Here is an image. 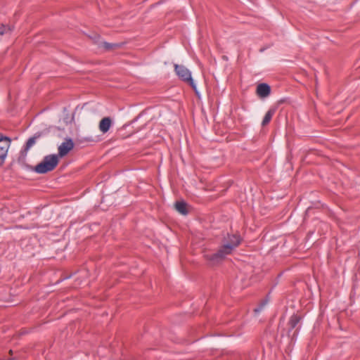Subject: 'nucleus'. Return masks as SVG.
<instances>
[{
  "instance_id": "obj_12",
  "label": "nucleus",
  "mask_w": 360,
  "mask_h": 360,
  "mask_svg": "<svg viewBox=\"0 0 360 360\" xmlns=\"http://www.w3.org/2000/svg\"><path fill=\"white\" fill-rule=\"evenodd\" d=\"M187 205L185 202H179V201H177L176 203H175V208L176 210L181 214H186L188 213V210H187Z\"/></svg>"
},
{
  "instance_id": "obj_13",
  "label": "nucleus",
  "mask_w": 360,
  "mask_h": 360,
  "mask_svg": "<svg viewBox=\"0 0 360 360\" xmlns=\"http://www.w3.org/2000/svg\"><path fill=\"white\" fill-rule=\"evenodd\" d=\"M268 302H269L268 299H264V300H262L261 302L259 303V306L254 309L255 313V314L259 313L263 309V308L266 305Z\"/></svg>"
},
{
  "instance_id": "obj_5",
  "label": "nucleus",
  "mask_w": 360,
  "mask_h": 360,
  "mask_svg": "<svg viewBox=\"0 0 360 360\" xmlns=\"http://www.w3.org/2000/svg\"><path fill=\"white\" fill-rule=\"evenodd\" d=\"M45 134L44 131H37L32 137L28 139L24 148L20 151L19 161L25 160L28 150L36 143L37 141Z\"/></svg>"
},
{
  "instance_id": "obj_14",
  "label": "nucleus",
  "mask_w": 360,
  "mask_h": 360,
  "mask_svg": "<svg viewBox=\"0 0 360 360\" xmlns=\"http://www.w3.org/2000/svg\"><path fill=\"white\" fill-rule=\"evenodd\" d=\"M7 30H10V28L4 25H0V35H3L4 34H5L7 32Z\"/></svg>"
},
{
  "instance_id": "obj_1",
  "label": "nucleus",
  "mask_w": 360,
  "mask_h": 360,
  "mask_svg": "<svg viewBox=\"0 0 360 360\" xmlns=\"http://www.w3.org/2000/svg\"><path fill=\"white\" fill-rule=\"evenodd\" d=\"M241 238L237 234H228L223 239V244L219 250L213 254H207L205 255L209 265L215 266L220 264L227 255H231L232 252L240 245Z\"/></svg>"
},
{
  "instance_id": "obj_8",
  "label": "nucleus",
  "mask_w": 360,
  "mask_h": 360,
  "mask_svg": "<svg viewBox=\"0 0 360 360\" xmlns=\"http://www.w3.org/2000/svg\"><path fill=\"white\" fill-rule=\"evenodd\" d=\"M112 125V120L110 117H103L99 122V130L105 134L108 132Z\"/></svg>"
},
{
  "instance_id": "obj_3",
  "label": "nucleus",
  "mask_w": 360,
  "mask_h": 360,
  "mask_svg": "<svg viewBox=\"0 0 360 360\" xmlns=\"http://www.w3.org/2000/svg\"><path fill=\"white\" fill-rule=\"evenodd\" d=\"M174 71L178 77L184 82L188 83L195 91V94H198L196 85L195 84L193 79L191 77V73L188 69L181 65H174Z\"/></svg>"
},
{
  "instance_id": "obj_9",
  "label": "nucleus",
  "mask_w": 360,
  "mask_h": 360,
  "mask_svg": "<svg viewBox=\"0 0 360 360\" xmlns=\"http://www.w3.org/2000/svg\"><path fill=\"white\" fill-rule=\"evenodd\" d=\"M123 43H109L106 41L101 42L98 47L103 48L105 51H110L121 48Z\"/></svg>"
},
{
  "instance_id": "obj_11",
  "label": "nucleus",
  "mask_w": 360,
  "mask_h": 360,
  "mask_svg": "<svg viewBox=\"0 0 360 360\" xmlns=\"http://www.w3.org/2000/svg\"><path fill=\"white\" fill-rule=\"evenodd\" d=\"M274 113H275V109H272V108L269 109L266 112V113L265 114V115L263 118V120L262 122V127H265L270 122Z\"/></svg>"
},
{
  "instance_id": "obj_7",
  "label": "nucleus",
  "mask_w": 360,
  "mask_h": 360,
  "mask_svg": "<svg viewBox=\"0 0 360 360\" xmlns=\"http://www.w3.org/2000/svg\"><path fill=\"white\" fill-rule=\"evenodd\" d=\"M271 93V87L266 83H262L257 86V94L261 98L268 96Z\"/></svg>"
},
{
  "instance_id": "obj_4",
  "label": "nucleus",
  "mask_w": 360,
  "mask_h": 360,
  "mask_svg": "<svg viewBox=\"0 0 360 360\" xmlns=\"http://www.w3.org/2000/svg\"><path fill=\"white\" fill-rule=\"evenodd\" d=\"M11 143V139L0 133V166L5 162Z\"/></svg>"
},
{
  "instance_id": "obj_10",
  "label": "nucleus",
  "mask_w": 360,
  "mask_h": 360,
  "mask_svg": "<svg viewBox=\"0 0 360 360\" xmlns=\"http://www.w3.org/2000/svg\"><path fill=\"white\" fill-rule=\"evenodd\" d=\"M302 317L300 315L294 314L292 315L288 323L289 332L296 328L298 323L301 321Z\"/></svg>"
},
{
  "instance_id": "obj_2",
  "label": "nucleus",
  "mask_w": 360,
  "mask_h": 360,
  "mask_svg": "<svg viewBox=\"0 0 360 360\" xmlns=\"http://www.w3.org/2000/svg\"><path fill=\"white\" fill-rule=\"evenodd\" d=\"M59 162V159L57 155H46L43 160L37 165L34 171L38 174H45L53 170Z\"/></svg>"
},
{
  "instance_id": "obj_6",
  "label": "nucleus",
  "mask_w": 360,
  "mask_h": 360,
  "mask_svg": "<svg viewBox=\"0 0 360 360\" xmlns=\"http://www.w3.org/2000/svg\"><path fill=\"white\" fill-rule=\"evenodd\" d=\"M74 148V143L71 139H66L64 142H63L58 146V157L63 158L71 150Z\"/></svg>"
},
{
  "instance_id": "obj_16",
  "label": "nucleus",
  "mask_w": 360,
  "mask_h": 360,
  "mask_svg": "<svg viewBox=\"0 0 360 360\" xmlns=\"http://www.w3.org/2000/svg\"><path fill=\"white\" fill-rule=\"evenodd\" d=\"M9 360H15V358H11Z\"/></svg>"
},
{
  "instance_id": "obj_15",
  "label": "nucleus",
  "mask_w": 360,
  "mask_h": 360,
  "mask_svg": "<svg viewBox=\"0 0 360 360\" xmlns=\"http://www.w3.org/2000/svg\"><path fill=\"white\" fill-rule=\"evenodd\" d=\"M9 352H10V354H13V350H11H11L9 351Z\"/></svg>"
}]
</instances>
